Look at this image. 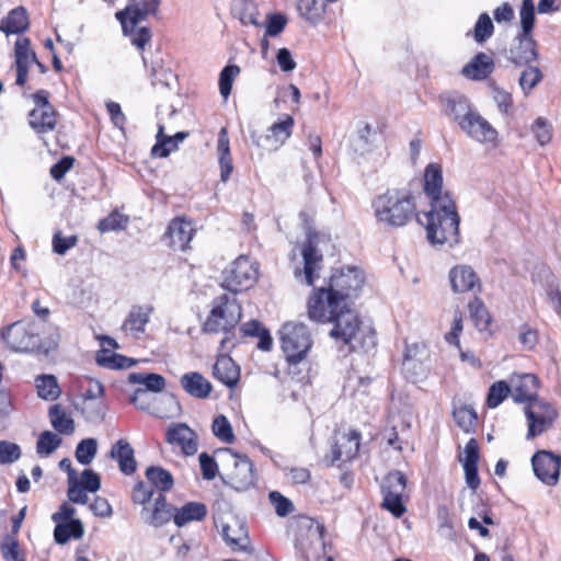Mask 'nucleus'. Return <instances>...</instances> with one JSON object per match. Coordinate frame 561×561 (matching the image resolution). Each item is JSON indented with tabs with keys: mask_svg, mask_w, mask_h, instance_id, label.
<instances>
[{
	"mask_svg": "<svg viewBox=\"0 0 561 561\" xmlns=\"http://www.w3.org/2000/svg\"><path fill=\"white\" fill-rule=\"evenodd\" d=\"M365 283L364 272L356 266H347L333 272L328 286L314 289L308 300V316L321 323H333L330 336L352 344L359 330V318L347 300L358 296Z\"/></svg>",
	"mask_w": 561,
	"mask_h": 561,
	"instance_id": "1",
	"label": "nucleus"
},
{
	"mask_svg": "<svg viewBox=\"0 0 561 561\" xmlns=\"http://www.w3.org/2000/svg\"><path fill=\"white\" fill-rule=\"evenodd\" d=\"M431 207V210L425 213L427 220L425 228L430 243L433 245L448 244L449 247L458 244L460 216L450 194L446 192L444 198L432 203Z\"/></svg>",
	"mask_w": 561,
	"mask_h": 561,
	"instance_id": "2",
	"label": "nucleus"
},
{
	"mask_svg": "<svg viewBox=\"0 0 561 561\" xmlns=\"http://www.w3.org/2000/svg\"><path fill=\"white\" fill-rule=\"evenodd\" d=\"M41 324L35 321L20 320L0 331V339L5 346L15 353H48L57 348L59 334L55 333L46 339L39 335Z\"/></svg>",
	"mask_w": 561,
	"mask_h": 561,
	"instance_id": "3",
	"label": "nucleus"
},
{
	"mask_svg": "<svg viewBox=\"0 0 561 561\" xmlns=\"http://www.w3.org/2000/svg\"><path fill=\"white\" fill-rule=\"evenodd\" d=\"M371 206L377 221L387 227H403L417 216L414 197L400 190H387L379 194L374 198Z\"/></svg>",
	"mask_w": 561,
	"mask_h": 561,
	"instance_id": "4",
	"label": "nucleus"
},
{
	"mask_svg": "<svg viewBox=\"0 0 561 561\" xmlns=\"http://www.w3.org/2000/svg\"><path fill=\"white\" fill-rule=\"evenodd\" d=\"M241 316V306L237 299H230L228 295L224 294L214 300L213 308L203 324V332H224L226 336L220 342V350H228V344L234 345L232 330L240 322Z\"/></svg>",
	"mask_w": 561,
	"mask_h": 561,
	"instance_id": "5",
	"label": "nucleus"
},
{
	"mask_svg": "<svg viewBox=\"0 0 561 561\" xmlns=\"http://www.w3.org/2000/svg\"><path fill=\"white\" fill-rule=\"evenodd\" d=\"M280 347L286 356V360L291 366H296L305 360L308 352L312 347L313 341L308 327L300 322H287L279 330Z\"/></svg>",
	"mask_w": 561,
	"mask_h": 561,
	"instance_id": "6",
	"label": "nucleus"
},
{
	"mask_svg": "<svg viewBox=\"0 0 561 561\" xmlns=\"http://www.w3.org/2000/svg\"><path fill=\"white\" fill-rule=\"evenodd\" d=\"M218 454L225 456L228 465L232 466V470L222 478L225 484L238 492L245 491L255 484L254 466L248 456L240 455L228 447L219 449Z\"/></svg>",
	"mask_w": 561,
	"mask_h": 561,
	"instance_id": "7",
	"label": "nucleus"
},
{
	"mask_svg": "<svg viewBox=\"0 0 561 561\" xmlns=\"http://www.w3.org/2000/svg\"><path fill=\"white\" fill-rule=\"evenodd\" d=\"M259 274L257 266L248 256L240 255L222 272L221 286L238 294L251 288L256 282Z\"/></svg>",
	"mask_w": 561,
	"mask_h": 561,
	"instance_id": "8",
	"label": "nucleus"
},
{
	"mask_svg": "<svg viewBox=\"0 0 561 561\" xmlns=\"http://www.w3.org/2000/svg\"><path fill=\"white\" fill-rule=\"evenodd\" d=\"M407 488V477L400 470L390 471L380 485L382 494L381 507L390 512L394 517H401L407 507L403 503V494Z\"/></svg>",
	"mask_w": 561,
	"mask_h": 561,
	"instance_id": "9",
	"label": "nucleus"
},
{
	"mask_svg": "<svg viewBox=\"0 0 561 561\" xmlns=\"http://www.w3.org/2000/svg\"><path fill=\"white\" fill-rule=\"evenodd\" d=\"M320 234L317 232H309L301 249V256L304 260V268H295V278L308 286H312L317 272L321 270L323 262V254L319 249Z\"/></svg>",
	"mask_w": 561,
	"mask_h": 561,
	"instance_id": "10",
	"label": "nucleus"
},
{
	"mask_svg": "<svg viewBox=\"0 0 561 561\" xmlns=\"http://www.w3.org/2000/svg\"><path fill=\"white\" fill-rule=\"evenodd\" d=\"M34 108L28 113V125L37 134H46L55 129L57 112L49 102V92L38 90L31 95Z\"/></svg>",
	"mask_w": 561,
	"mask_h": 561,
	"instance_id": "11",
	"label": "nucleus"
},
{
	"mask_svg": "<svg viewBox=\"0 0 561 561\" xmlns=\"http://www.w3.org/2000/svg\"><path fill=\"white\" fill-rule=\"evenodd\" d=\"M525 415L528 421L526 438L533 439L552 426L558 417V412L550 403L538 399L527 404Z\"/></svg>",
	"mask_w": 561,
	"mask_h": 561,
	"instance_id": "12",
	"label": "nucleus"
},
{
	"mask_svg": "<svg viewBox=\"0 0 561 561\" xmlns=\"http://www.w3.org/2000/svg\"><path fill=\"white\" fill-rule=\"evenodd\" d=\"M535 476L547 485H556L561 469V455L548 450H538L531 458Z\"/></svg>",
	"mask_w": 561,
	"mask_h": 561,
	"instance_id": "13",
	"label": "nucleus"
},
{
	"mask_svg": "<svg viewBox=\"0 0 561 561\" xmlns=\"http://www.w3.org/2000/svg\"><path fill=\"white\" fill-rule=\"evenodd\" d=\"M294 127V118L286 115L280 122L274 123L270 128V134L259 135L256 130H251L250 136L252 144L263 149H276L283 145L291 135Z\"/></svg>",
	"mask_w": 561,
	"mask_h": 561,
	"instance_id": "14",
	"label": "nucleus"
},
{
	"mask_svg": "<svg viewBox=\"0 0 561 561\" xmlns=\"http://www.w3.org/2000/svg\"><path fill=\"white\" fill-rule=\"evenodd\" d=\"M538 44L533 35L518 34L508 49L507 59L515 66H528L538 59Z\"/></svg>",
	"mask_w": 561,
	"mask_h": 561,
	"instance_id": "15",
	"label": "nucleus"
},
{
	"mask_svg": "<svg viewBox=\"0 0 561 561\" xmlns=\"http://www.w3.org/2000/svg\"><path fill=\"white\" fill-rule=\"evenodd\" d=\"M128 381L130 383L145 386V388L136 389L130 398V402L142 411H148L150 405L142 403L138 404L139 397H144L147 391L159 393L165 387L164 377L156 373H131L128 376Z\"/></svg>",
	"mask_w": 561,
	"mask_h": 561,
	"instance_id": "16",
	"label": "nucleus"
},
{
	"mask_svg": "<svg viewBox=\"0 0 561 561\" xmlns=\"http://www.w3.org/2000/svg\"><path fill=\"white\" fill-rule=\"evenodd\" d=\"M195 233L192 221L182 218L173 219L164 233V240L173 250L185 251Z\"/></svg>",
	"mask_w": 561,
	"mask_h": 561,
	"instance_id": "17",
	"label": "nucleus"
},
{
	"mask_svg": "<svg viewBox=\"0 0 561 561\" xmlns=\"http://www.w3.org/2000/svg\"><path fill=\"white\" fill-rule=\"evenodd\" d=\"M165 439L169 444L179 446L186 456H192L197 451L196 434L184 423L170 426Z\"/></svg>",
	"mask_w": 561,
	"mask_h": 561,
	"instance_id": "18",
	"label": "nucleus"
},
{
	"mask_svg": "<svg viewBox=\"0 0 561 561\" xmlns=\"http://www.w3.org/2000/svg\"><path fill=\"white\" fill-rule=\"evenodd\" d=\"M460 129L479 142H494L497 138L496 129L478 111L462 124Z\"/></svg>",
	"mask_w": 561,
	"mask_h": 561,
	"instance_id": "19",
	"label": "nucleus"
},
{
	"mask_svg": "<svg viewBox=\"0 0 561 561\" xmlns=\"http://www.w3.org/2000/svg\"><path fill=\"white\" fill-rule=\"evenodd\" d=\"M152 12L149 4L131 3L124 10L116 12L115 16L122 25L124 35L134 32L137 25L146 20L147 15Z\"/></svg>",
	"mask_w": 561,
	"mask_h": 561,
	"instance_id": "20",
	"label": "nucleus"
},
{
	"mask_svg": "<svg viewBox=\"0 0 561 561\" xmlns=\"http://www.w3.org/2000/svg\"><path fill=\"white\" fill-rule=\"evenodd\" d=\"M449 280L454 293H466L480 287V279L469 265H457L449 271Z\"/></svg>",
	"mask_w": 561,
	"mask_h": 561,
	"instance_id": "21",
	"label": "nucleus"
},
{
	"mask_svg": "<svg viewBox=\"0 0 561 561\" xmlns=\"http://www.w3.org/2000/svg\"><path fill=\"white\" fill-rule=\"evenodd\" d=\"M360 445V433L357 431H351L348 434L342 436L341 443H335L332 446V459L331 465L333 466L336 461H348L354 459L359 450Z\"/></svg>",
	"mask_w": 561,
	"mask_h": 561,
	"instance_id": "22",
	"label": "nucleus"
},
{
	"mask_svg": "<svg viewBox=\"0 0 561 561\" xmlns=\"http://www.w3.org/2000/svg\"><path fill=\"white\" fill-rule=\"evenodd\" d=\"M214 377L229 388L237 386L240 379V367L228 355H220L213 367Z\"/></svg>",
	"mask_w": 561,
	"mask_h": 561,
	"instance_id": "23",
	"label": "nucleus"
},
{
	"mask_svg": "<svg viewBox=\"0 0 561 561\" xmlns=\"http://www.w3.org/2000/svg\"><path fill=\"white\" fill-rule=\"evenodd\" d=\"M110 457L118 462L119 470L126 474H133L137 469L135 451L126 439H118L111 448Z\"/></svg>",
	"mask_w": 561,
	"mask_h": 561,
	"instance_id": "24",
	"label": "nucleus"
},
{
	"mask_svg": "<svg viewBox=\"0 0 561 561\" xmlns=\"http://www.w3.org/2000/svg\"><path fill=\"white\" fill-rule=\"evenodd\" d=\"M494 71V61L485 53H478L461 70L471 80L481 81Z\"/></svg>",
	"mask_w": 561,
	"mask_h": 561,
	"instance_id": "25",
	"label": "nucleus"
},
{
	"mask_svg": "<svg viewBox=\"0 0 561 561\" xmlns=\"http://www.w3.org/2000/svg\"><path fill=\"white\" fill-rule=\"evenodd\" d=\"M539 385L538 378L533 374H524L518 377L512 390V397L515 402H533L538 400L537 388Z\"/></svg>",
	"mask_w": 561,
	"mask_h": 561,
	"instance_id": "26",
	"label": "nucleus"
},
{
	"mask_svg": "<svg viewBox=\"0 0 561 561\" xmlns=\"http://www.w3.org/2000/svg\"><path fill=\"white\" fill-rule=\"evenodd\" d=\"M231 15L239 20L242 25L260 27L259 10L252 0H232L230 4Z\"/></svg>",
	"mask_w": 561,
	"mask_h": 561,
	"instance_id": "27",
	"label": "nucleus"
},
{
	"mask_svg": "<svg viewBox=\"0 0 561 561\" xmlns=\"http://www.w3.org/2000/svg\"><path fill=\"white\" fill-rule=\"evenodd\" d=\"M180 383L190 396L198 399L207 398L211 390V383L199 373L192 371L184 374Z\"/></svg>",
	"mask_w": 561,
	"mask_h": 561,
	"instance_id": "28",
	"label": "nucleus"
},
{
	"mask_svg": "<svg viewBox=\"0 0 561 561\" xmlns=\"http://www.w3.org/2000/svg\"><path fill=\"white\" fill-rule=\"evenodd\" d=\"M151 311V307L133 306L122 329L125 332H129L134 337H138L145 332Z\"/></svg>",
	"mask_w": 561,
	"mask_h": 561,
	"instance_id": "29",
	"label": "nucleus"
},
{
	"mask_svg": "<svg viewBox=\"0 0 561 561\" xmlns=\"http://www.w3.org/2000/svg\"><path fill=\"white\" fill-rule=\"evenodd\" d=\"M443 171L437 163H430L424 172V192L430 197L431 204L444 198L442 194Z\"/></svg>",
	"mask_w": 561,
	"mask_h": 561,
	"instance_id": "30",
	"label": "nucleus"
},
{
	"mask_svg": "<svg viewBox=\"0 0 561 561\" xmlns=\"http://www.w3.org/2000/svg\"><path fill=\"white\" fill-rule=\"evenodd\" d=\"M477 112L470 101L461 94H455L447 99V114L458 124H465Z\"/></svg>",
	"mask_w": 561,
	"mask_h": 561,
	"instance_id": "31",
	"label": "nucleus"
},
{
	"mask_svg": "<svg viewBox=\"0 0 561 561\" xmlns=\"http://www.w3.org/2000/svg\"><path fill=\"white\" fill-rule=\"evenodd\" d=\"M207 506L202 502H187L180 508H175L173 522L178 527H183L191 522H201L207 516Z\"/></svg>",
	"mask_w": 561,
	"mask_h": 561,
	"instance_id": "32",
	"label": "nucleus"
},
{
	"mask_svg": "<svg viewBox=\"0 0 561 561\" xmlns=\"http://www.w3.org/2000/svg\"><path fill=\"white\" fill-rule=\"evenodd\" d=\"M163 129V126L159 125L157 144L151 149V154L159 158H167L188 136L186 131H178L174 136H164Z\"/></svg>",
	"mask_w": 561,
	"mask_h": 561,
	"instance_id": "33",
	"label": "nucleus"
},
{
	"mask_svg": "<svg viewBox=\"0 0 561 561\" xmlns=\"http://www.w3.org/2000/svg\"><path fill=\"white\" fill-rule=\"evenodd\" d=\"M217 151L219 154L220 180L227 182L233 171V163L230 154L229 138L225 127L220 129L218 135Z\"/></svg>",
	"mask_w": 561,
	"mask_h": 561,
	"instance_id": "34",
	"label": "nucleus"
},
{
	"mask_svg": "<svg viewBox=\"0 0 561 561\" xmlns=\"http://www.w3.org/2000/svg\"><path fill=\"white\" fill-rule=\"evenodd\" d=\"M76 409L89 423L100 424L104 421L107 405L103 400H81L76 403Z\"/></svg>",
	"mask_w": 561,
	"mask_h": 561,
	"instance_id": "35",
	"label": "nucleus"
},
{
	"mask_svg": "<svg viewBox=\"0 0 561 561\" xmlns=\"http://www.w3.org/2000/svg\"><path fill=\"white\" fill-rule=\"evenodd\" d=\"M299 15L310 25H318L324 16L325 3L323 0H298Z\"/></svg>",
	"mask_w": 561,
	"mask_h": 561,
	"instance_id": "36",
	"label": "nucleus"
},
{
	"mask_svg": "<svg viewBox=\"0 0 561 561\" xmlns=\"http://www.w3.org/2000/svg\"><path fill=\"white\" fill-rule=\"evenodd\" d=\"M174 512L175 507L167 502L162 493H159L154 499L153 510L146 522L156 528L161 527L173 518Z\"/></svg>",
	"mask_w": 561,
	"mask_h": 561,
	"instance_id": "37",
	"label": "nucleus"
},
{
	"mask_svg": "<svg viewBox=\"0 0 561 561\" xmlns=\"http://www.w3.org/2000/svg\"><path fill=\"white\" fill-rule=\"evenodd\" d=\"M84 535V527L80 519H72L66 523L56 524L54 539L58 545H66L71 538L81 539Z\"/></svg>",
	"mask_w": 561,
	"mask_h": 561,
	"instance_id": "38",
	"label": "nucleus"
},
{
	"mask_svg": "<svg viewBox=\"0 0 561 561\" xmlns=\"http://www.w3.org/2000/svg\"><path fill=\"white\" fill-rule=\"evenodd\" d=\"M28 27V18L23 7L11 10L8 16L2 20L1 31L5 34H20Z\"/></svg>",
	"mask_w": 561,
	"mask_h": 561,
	"instance_id": "39",
	"label": "nucleus"
},
{
	"mask_svg": "<svg viewBox=\"0 0 561 561\" xmlns=\"http://www.w3.org/2000/svg\"><path fill=\"white\" fill-rule=\"evenodd\" d=\"M48 416L51 426L56 432L64 435H71L75 432V421L69 417L60 404L49 408Z\"/></svg>",
	"mask_w": 561,
	"mask_h": 561,
	"instance_id": "40",
	"label": "nucleus"
},
{
	"mask_svg": "<svg viewBox=\"0 0 561 561\" xmlns=\"http://www.w3.org/2000/svg\"><path fill=\"white\" fill-rule=\"evenodd\" d=\"M146 478L152 488L161 492H168L173 488V476L167 469L159 466H151L146 469Z\"/></svg>",
	"mask_w": 561,
	"mask_h": 561,
	"instance_id": "41",
	"label": "nucleus"
},
{
	"mask_svg": "<svg viewBox=\"0 0 561 561\" xmlns=\"http://www.w3.org/2000/svg\"><path fill=\"white\" fill-rule=\"evenodd\" d=\"M375 135L376 133L371 126L368 123H364L363 126L358 128L356 136L352 139L351 146L354 152L359 156L368 153L371 150Z\"/></svg>",
	"mask_w": 561,
	"mask_h": 561,
	"instance_id": "42",
	"label": "nucleus"
},
{
	"mask_svg": "<svg viewBox=\"0 0 561 561\" xmlns=\"http://www.w3.org/2000/svg\"><path fill=\"white\" fill-rule=\"evenodd\" d=\"M36 388L38 397L47 401L58 399L61 393L57 378L54 375L38 376L36 378Z\"/></svg>",
	"mask_w": 561,
	"mask_h": 561,
	"instance_id": "43",
	"label": "nucleus"
},
{
	"mask_svg": "<svg viewBox=\"0 0 561 561\" xmlns=\"http://www.w3.org/2000/svg\"><path fill=\"white\" fill-rule=\"evenodd\" d=\"M453 416L457 425L466 433L473 431L477 426L478 415L471 405H461L455 408L453 411Z\"/></svg>",
	"mask_w": 561,
	"mask_h": 561,
	"instance_id": "44",
	"label": "nucleus"
},
{
	"mask_svg": "<svg viewBox=\"0 0 561 561\" xmlns=\"http://www.w3.org/2000/svg\"><path fill=\"white\" fill-rule=\"evenodd\" d=\"M520 31L518 34L533 35L536 24V8L534 0H523L519 9Z\"/></svg>",
	"mask_w": 561,
	"mask_h": 561,
	"instance_id": "45",
	"label": "nucleus"
},
{
	"mask_svg": "<svg viewBox=\"0 0 561 561\" xmlns=\"http://www.w3.org/2000/svg\"><path fill=\"white\" fill-rule=\"evenodd\" d=\"M468 307H469V311H470V317H471L476 328L479 331L486 330L488 327L490 325L491 317H490L484 304L482 302V300L479 298H474L469 304Z\"/></svg>",
	"mask_w": 561,
	"mask_h": 561,
	"instance_id": "46",
	"label": "nucleus"
},
{
	"mask_svg": "<svg viewBox=\"0 0 561 561\" xmlns=\"http://www.w3.org/2000/svg\"><path fill=\"white\" fill-rule=\"evenodd\" d=\"M543 75L537 66L528 65L520 73L518 83L525 95H528L533 89L542 80Z\"/></svg>",
	"mask_w": 561,
	"mask_h": 561,
	"instance_id": "47",
	"label": "nucleus"
},
{
	"mask_svg": "<svg viewBox=\"0 0 561 561\" xmlns=\"http://www.w3.org/2000/svg\"><path fill=\"white\" fill-rule=\"evenodd\" d=\"M512 393V389L504 380L495 381L489 388L486 404L490 409L497 408Z\"/></svg>",
	"mask_w": 561,
	"mask_h": 561,
	"instance_id": "48",
	"label": "nucleus"
},
{
	"mask_svg": "<svg viewBox=\"0 0 561 561\" xmlns=\"http://www.w3.org/2000/svg\"><path fill=\"white\" fill-rule=\"evenodd\" d=\"M98 453V442L95 438H84L77 445L75 456L79 463L90 465Z\"/></svg>",
	"mask_w": 561,
	"mask_h": 561,
	"instance_id": "49",
	"label": "nucleus"
},
{
	"mask_svg": "<svg viewBox=\"0 0 561 561\" xmlns=\"http://www.w3.org/2000/svg\"><path fill=\"white\" fill-rule=\"evenodd\" d=\"M102 353L103 354H98L96 356V363L100 366L113 369H126L135 365L134 359L126 357L124 355L117 353L106 355L104 351Z\"/></svg>",
	"mask_w": 561,
	"mask_h": 561,
	"instance_id": "50",
	"label": "nucleus"
},
{
	"mask_svg": "<svg viewBox=\"0 0 561 561\" xmlns=\"http://www.w3.org/2000/svg\"><path fill=\"white\" fill-rule=\"evenodd\" d=\"M0 552L4 561H25L24 553L20 549L14 536H5L0 543Z\"/></svg>",
	"mask_w": 561,
	"mask_h": 561,
	"instance_id": "51",
	"label": "nucleus"
},
{
	"mask_svg": "<svg viewBox=\"0 0 561 561\" xmlns=\"http://www.w3.org/2000/svg\"><path fill=\"white\" fill-rule=\"evenodd\" d=\"M494 33V24L488 13H481L473 27V38L478 44L488 41Z\"/></svg>",
	"mask_w": 561,
	"mask_h": 561,
	"instance_id": "52",
	"label": "nucleus"
},
{
	"mask_svg": "<svg viewBox=\"0 0 561 561\" xmlns=\"http://www.w3.org/2000/svg\"><path fill=\"white\" fill-rule=\"evenodd\" d=\"M62 443V439L50 431H44L39 434L36 443V451L39 455L49 456L53 454Z\"/></svg>",
	"mask_w": 561,
	"mask_h": 561,
	"instance_id": "53",
	"label": "nucleus"
},
{
	"mask_svg": "<svg viewBox=\"0 0 561 561\" xmlns=\"http://www.w3.org/2000/svg\"><path fill=\"white\" fill-rule=\"evenodd\" d=\"M530 130L541 147L548 145L552 139V125L545 117H537L531 124Z\"/></svg>",
	"mask_w": 561,
	"mask_h": 561,
	"instance_id": "54",
	"label": "nucleus"
},
{
	"mask_svg": "<svg viewBox=\"0 0 561 561\" xmlns=\"http://www.w3.org/2000/svg\"><path fill=\"white\" fill-rule=\"evenodd\" d=\"M241 69L237 65H227L219 75V91L224 99H228L231 93L232 84Z\"/></svg>",
	"mask_w": 561,
	"mask_h": 561,
	"instance_id": "55",
	"label": "nucleus"
},
{
	"mask_svg": "<svg viewBox=\"0 0 561 561\" xmlns=\"http://www.w3.org/2000/svg\"><path fill=\"white\" fill-rule=\"evenodd\" d=\"M15 65L30 66L36 60V54L31 49V41L27 37H20L15 42Z\"/></svg>",
	"mask_w": 561,
	"mask_h": 561,
	"instance_id": "56",
	"label": "nucleus"
},
{
	"mask_svg": "<svg viewBox=\"0 0 561 561\" xmlns=\"http://www.w3.org/2000/svg\"><path fill=\"white\" fill-rule=\"evenodd\" d=\"M213 434L226 444L234 440V434L229 420L225 415H218L214 419L211 425Z\"/></svg>",
	"mask_w": 561,
	"mask_h": 561,
	"instance_id": "57",
	"label": "nucleus"
},
{
	"mask_svg": "<svg viewBox=\"0 0 561 561\" xmlns=\"http://www.w3.org/2000/svg\"><path fill=\"white\" fill-rule=\"evenodd\" d=\"M22 456L20 445L10 440H0V466L16 462Z\"/></svg>",
	"mask_w": 561,
	"mask_h": 561,
	"instance_id": "58",
	"label": "nucleus"
},
{
	"mask_svg": "<svg viewBox=\"0 0 561 561\" xmlns=\"http://www.w3.org/2000/svg\"><path fill=\"white\" fill-rule=\"evenodd\" d=\"M287 18L283 13H270L266 16L265 35L276 37L286 27Z\"/></svg>",
	"mask_w": 561,
	"mask_h": 561,
	"instance_id": "59",
	"label": "nucleus"
},
{
	"mask_svg": "<svg viewBox=\"0 0 561 561\" xmlns=\"http://www.w3.org/2000/svg\"><path fill=\"white\" fill-rule=\"evenodd\" d=\"M268 497L279 517H286L294 511L293 502L278 491H272Z\"/></svg>",
	"mask_w": 561,
	"mask_h": 561,
	"instance_id": "60",
	"label": "nucleus"
},
{
	"mask_svg": "<svg viewBox=\"0 0 561 561\" xmlns=\"http://www.w3.org/2000/svg\"><path fill=\"white\" fill-rule=\"evenodd\" d=\"M153 492V488L150 484H146L144 481H139L133 489V502L135 504L144 505L151 500Z\"/></svg>",
	"mask_w": 561,
	"mask_h": 561,
	"instance_id": "61",
	"label": "nucleus"
},
{
	"mask_svg": "<svg viewBox=\"0 0 561 561\" xmlns=\"http://www.w3.org/2000/svg\"><path fill=\"white\" fill-rule=\"evenodd\" d=\"M77 242L78 238L76 236L62 237L58 231L53 237V250L55 253L64 255L68 250L73 248Z\"/></svg>",
	"mask_w": 561,
	"mask_h": 561,
	"instance_id": "62",
	"label": "nucleus"
},
{
	"mask_svg": "<svg viewBox=\"0 0 561 561\" xmlns=\"http://www.w3.org/2000/svg\"><path fill=\"white\" fill-rule=\"evenodd\" d=\"M199 466L202 470L203 478L205 480H213L217 476L218 465L215 461L214 457L208 455L207 453H202L198 457Z\"/></svg>",
	"mask_w": 561,
	"mask_h": 561,
	"instance_id": "63",
	"label": "nucleus"
},
{
	"mask_svg": "<svg viewBox=\"0 0 561 561\" xmlns=\"http://www.w3.org/2000/svg\"><path fill=\"white\" fill-rule=\"evenodd\" d=\"M80 485L88 492L95 493L101 488V478L92 469H84L81 473Z\"/></svg>",
	"mask_w": 561,
	"mask_h": 561,
	"instance_id": "64",
	"label": "nucleus"
}]
</instances>
